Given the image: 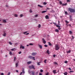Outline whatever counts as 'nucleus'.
<instances>
[{
  "instance_id": "obj_1",
  "label": "nucleus",
  "mask_w": 75,
  "mask_h": 75,
  "mask_svg": "<svg viewBox=\"0 0 75 75\" xmlns=\"http://www.w3.org/2000/svg\"><path fill=\"white\" fill-rule=\"evenodd\" d=\"M68 10L70 13H74L75 12V10L74 9H72L71 8H68Z\"/></svg>"
},
{
  "instance_id": "obj_2",
  "label": "nucleus",
  "mask_w": 75,
  "mask_h": 75,
  "mask_svg": "<svg viewBox=\"0 0 75 75\" xmlns=\"http://www.w3.org/2000/svg\"><path fill=\"white\" fill-rule=\"evenodd\" d=\"M59 45L58 44H57L55 46V50H59V47L58 46Z\"/></svg>"
},
{
  "instance_id": "obj_3",
  "label": "nucleus",
  "mask_w": 75,
  "mask_h": 75,
  "mask_svg": "<svg viewBox=\"0 0 75 75\" xmlns=\"http://www.w3.org/2000/svg\"><path fill=\"white\" fill-rule=\"evenodd\" d=\"M29 68L30 69H35V68H34V66L33 65H31V66H29Z\"/></svg>"
},
{
  "instance_id": "obj_4",
  "label": "nucleus",
  "mask_w": 75,
  "mask_h": 75,
  "mask_svg": "<svg viewBox=\"0 0 75 75\" xmlns=\"http://www.w3.org/2000/svg\"><path fill=\"white\" fill-rule=\"evenodd\" d=\"M37 53H36L35 52H33L31 54L32 55H33V56L37 55Z\"/></svg>"
},
{
  "instance_id": "obj_5",
  "label": "nucleus",
  "mask_w": 75,
  "mask_h": 75,
  "mask_svg": "<svg viewBox=\"0 0 75 75\" xmlns=\"http://www.w3.org/2000/svg\"><path fill=\"white\" fill-rule=\"evenodd\" d=\"M42 40L43 41V43H44L45 44L46 43V41L44 40V38H42Z\"/></svg>"
},
{
  "instance_id": "obj_6",
  "label": "nucleus",
  "mask_w": 75,
  "mask_h": 75,
  "mask_svg": "<svg viewBox=\"0 0 75 75\" xmlns=\"http://www.w3.org/2000/svg\"><path fill=\"white\" fill-rule=\"evenodd\" d=\"M38 46H39V48H40V49H42V47L41 45H38Z\"/></svg>"
},
{
  "instance_id": "obj_7",
  "label": "nucleus",
  "mask_w": 75,
  "mask_h": 75,
  "mask_svg": "<svg viewBox=\"0 0 75 75\" xmlns=\"http://www.w3.org/2000/svg\"><path fill=\"white\" fill-rule=\"evenodd\" d=\"M46 19H49V17L48 15H46L45 16Z\"/></svg>"
},
{
  "instance_id": "obj_8",
  "label": "nucleus",
  "mask_w": 75,
  "mask_h": 75,
  "mask_svg": "<svg viewBox=\"0 0 75 75\" xmlns=\"http://www.w3.org/2000/svg\"><path fill=\"white\" fill-rule=\"evenodd\" d=\"M22 72L24 74H25V71H24V69L23 68L22 69Z\"/></svg>"
},
{
  "instance_id": "obj_9",
  "label": "nucleus",
  "mask_w": 75,
  "mask_h": 75,
  "mask_svg": "<svg viewBox=\"0 0 75 75\" xmlns=\"http://www.w3.org/2000/svg\"><path fill=\"white\" fill-rule=\"evenodd\" d=\"M38 6L39 7H40L41 8H42V7H43V6H41L40 5H38Z\"/></svg>"
},
{
  "instance_id": "obj_10",
  "label": "nucleus",
  "mask_w": 75,
  "mask_h": 75,
  "mask_svg": "<svg viewBox=\"0 0 75 75\" xmlns=\"http://www.w3.org/2000/svg\"><path fill=\"white\" fill-rule=\"evenodd\" d=\"M32 57H33V56H29L28 57V58H30V59H32Z\"/></svg>"
},
{
  "instance_id": "obj_11",
  "label": "nucleus",
  "mask_w": 75,
  "mask_h": 75,
  "mask_svg": "<svg viewBox=\"0 0 75 75\" xmlns=\"http://www.w3.org/2000/svg\"><path fill=\"white\" fill-rule=\"evenodd\" d=\"M20 48H22L23 49H24V46H22L21 45Z\"/></svg>"
},
{
  "instance_id": "obj_12",
  "label": "nucleus",
  "mask_w": 75,
  "mask_h": 75,
  "mask_svg": "<svg viewBox=\"0 0 75 75\" xmlns=\"http://www.w3.org/2000/svg\"><path fill=\"white\" fill-rule=\"evenodd\" d=\"M69 34H70V35H71L72 34V32L71 30L69 31Z\"/></svg>"
},
{
  "instance_id": "obj_13",
  "label": "nucleus",
  "mask_w": 75,
  "mask_h": 75,
  "mask_svg": "<svg viewBox=\"0 0 75 75\" xmlns=\"http://www.w3.org/2000/svg\"><path fill=\"white\" fill-rule=\"evenodd\" d=\"M48 43L49 45L50 46H52V44H51V43H50V42H49Z\"/></svg>"
},
{
  "instance_id": "obj_14",
  "label": "nucleus",
  "mask_w": 75,
  "mask_h": 75,
  "mask_svg": "<svg viewBox=\"0 0 75 75\" xmlns=\"http://www.w3.org/2000/svg\"><path fill=\"white\" fill-rule=\"evenodd\" d=\"M53 72L54 73V74H57V72H56V70H54L53 71Z\"/></svg>"
},
{
  "instance_id": "obj_15",
  "label": "nucleus",
  "mask_w": 75,
  "mask_h": 75,
  "mask_svg": "<svg viewBox=\"0 0 75 75\" xmlns=\"http://www.w3.org/2000/svg\"><path fill=\"white\" fill-rule=\"evenodd\" d=\"M55 32H57V33H58L59 32V30L57 29H56L55 30Z\"/></svg>"
},
{
  "instance_id": "obj_16",
  "label": "nucleus",
  "mask_w": 75,
  "mask_h": 75,
  "mask_svg": "<svg viewBox=\"0 0 75 75\" xmlns=\"http://www.w3.org/2000/svg\"><path fill=\"white\" fill-rule=\"evenodd\" d=\"M31 59H33V60H34V61H35V57H32Z\"/></svg>"
},
{
  "instance_id": "obj_17",
  "label": "nucleus",
  "mask_w": 75,
  "mask_h": 75,
  "mask_svg": "<svg viewBox=\"0 0 75 75\" xmlns=\"http://www.w3.org/2000/svg\"><path fill=\"white\" fill-rule=\"evenodd\" d=\"M47 11H42V13H44Z\"/></svg>"
},
{
  "instance_id": "obj_18",
  "label": "nucleus",
  "mask_w": 75,
  "mask_h": 75,
  "mask_svg": "<svg viewBox=\"0 0 75 75\" xmlns=\"http://www.w3.org/2000/svg\"><path fill=\"white\" fill-rule=\"evenodd\" d=\"M27 63L28 64H31V61L28 62H27Z\"/></svg>"
},
{
  "instance_id": "obj_19",
  "label": "nucleus",
  "mask_w": 75,
  "mask_h": 75,
  "mask_svg": "<svg viewBox=\"0 0 75 75\" xmlns=\"http://www.w3.org/2000/svg\"><path fill=\"white\" fill-rule=\"evenodd\" d=\"M46 52L48 54H50V53H49L50 51L49 50H47Z\"/></svg>"
},
{
  "instance_id": "obj_20",
  "label": "nucleus",
  "mask_w": 75,
  "mask_h": 75,
  "mask_svg": "<svg viewBox=\"0 0 75 75\" xmlns=\"http://www.w3.org/2000/svg\"><path fill=\"white\" fill-rule=\"evenodd\" d=\"M67 3H66L65 4H62V6H67Z\"/></svg>"
},
{
  "instance_id": "obj_21",
  "label": "nucleus",
  "mask_w": 75,
  "mask_h": 75,
  "mask_svg": "<svg viewBox=\"0 0 75 75\" xmlns=\"http://www.w3.org/2000/svg\"><path fill=\"white\" fill-rule=\"evenodd\" d=\"M32 74L33 75H35V72H33L32 71Z\"/></svg>"
},
{
  "instance_id": "obj_22",
  "label": "nucleus",
  "mask_w": 75,
  "mask_h": 75,
  "mask_svg": "<svg viewBox=\"0 0 75 75\" xmlns=\"http://www.w3.org/2000/svg\"><path fill=\"white\" fill-rule=\"evenodd\" d=\"M64 75H67V74H68L67 72H65V73H64Z\"/></svg>"
},
{
  "instance_id": "obj_23",
  "label": "nucleus",
  "mask_w": 75,
  "mask_h": 75,
  "mask_svg": "<svg viewBox=\"0 0 75 75\" xmlns=\"http://www.w3.org/2000/svg\"><path fill=\"white\" fill-rule=\"evenodd\" d=\"M18 62H17L16 63V67H17V66H18Z\"/></svg>"
},
{
  "instance_id": "obj_24",
  "label": "nucleus",
  "mask_w": 75,
  "mask_h": 75,
  "mask_svg": "<svg viewBox=\"0 0 75 75\" xmlns=\"http://www.w3.org/2000/svg\"><path fill=\"white\" fill-rule=\"evenodd\" d=\"M3 23H6V20L4 19V20H3Z\"/></svg>"
},
{
  "instance_id": "obj_25",
  "label": "nucleus",
  "mask_w": 75,
  "mask_h": 75,
  "mask_svg": "<svg viewBox=\"0 0 75 75\" xmlns=\"http://www.w3.org/2000/svg\"><path fill=\"white\" fill-rule=\"evenodd\" d=\"M54 63L55 65H58V63H57V62H54Z\"/></svg>"
},
{
  "instance_id": "obj_26",
  "label": "nucleus",
  "mask_w": 75,
  "mask_h": 75,
  "mask_svg": "<svg viewBox=\"0 0 75 75\" xmlns=\"http://www.w3.org/2000/svg\"><path fill=\"white\" fill-rule=\"evenodd\" d=\"M14 16L15 17H18V16L17 15V14H15Z\"/></svg>"
},
{
  "instance_id": "obj_27",
  "label": "nucleus",
  "mask_w": 75,
  "mask_h": 75,
  "mask_svg": "<svg viewBox=\"0 0 75 75\" xmlns=\"http://www.w3.org/2000/svg\"><path fill=\"white\" fill-rule=\"evenodd\" d=\"M65 14H66V15H67V14H68V12H67V11H65L64 12Z\"/></svg>"
},
{
  "instance_id": "obj_28",
  "label": "nucleus",
  "mask_w": 75,
  "mask_h": 75,
  "mask_svg": "<svg viewBox=\"0 0 75 75\" xmlns=\"http://www.w3.org/2000/svg\"><path fill=\"white\" fill-rule=\"evenodd\" d=\"M28 33V32L27 31L23 33V34H26V33Z\"/></svg>"
},
{
  "instance_id": "obj_29",
  "label": "nucleus",
  "mask_w": 75,
  "mask_h": 75,
  "mask_svg": "<svg viewBox=\"0 0 75 75\" xmlns=\"http://www.w3.org/2000/svg\"><path fill=\"white\" fill-rule=\"evenodd\" d=\"M38 27L39 28H40V27H41V25L40 24L38 25Z\"/></svg>"
},
{
  "instance_id": "obj_30",
  "label": "nucleus",
  "mask_w": 75,
  "mask_h": 75,
  "mask_svg": "<svg viewBox=\"0 0 75 75\" xmlns=\"http://www.w3.org/2000/svg\"><path fill=\"white\" fill-rule=\"evenodd\" d=\"M9 54H10V55H11L12 54V52H9Z\"/></svg>"
},
{
  "instance_id": "obj_31",
  "label": "nucleus",
  "mask_w": 75,
  "mask_h": 75,
  "mask_svg": "<svg viewBox=\"0 0 75 75\" xmlns=\"http://www.w3.org/2000/svg\"><path fill=\"white\" fill-rule=\"evenodd\" d=\"M38 17V14H36L35 15V17Z\"/></svg>"
},
{
  "instance_id": "obj_32",
  "label": "nucleus",
  "mask_w": 75,
  "mask_h": 75,
  "mask_svg": "<svg viewBox=\"0 0 75 75\" xmlns=\"http://www.w3.org/2000/svg\"><path fill=\"white\" fill-rule=\"evenodd\" d=\"M6 33H5L3 34V36H4V37H5V36H6Z\"/></svg>"
},
{
  "instance_id": "obj_33",
  "label": "nucleus",
  "mask_w": 75,
  "mask_h": 75,
  "mask_svg": "<svg viewBox=\"0 0 75 75\" xmlns=\"http://www.w3.org/2000/svg\"><path fill=\"white\" fill-rule=\"evenodd\" d=\"M59 3V4H61V5L62 4V2H61V1H60Z\"/></svg>"
},
{
  "instance_id": "obj_34",
  "label": "nucleus",
  "mask_w": 75,
  "mask_h": 75,
  "mask_svg": "<svg viewBox=\"0 0 75 75\" xmlns=\"http://www.w3.org/2000/svg\"><path fill=\"white\" fill-rule=\"evenodd\" d=\"M71 50H69V51H68L67 52V53H70L71 52Z\"/></svg>"
},
{
  "instance_id": "obj_35",
  "label": "nucleus",
  "mask_w": 75,
  "mask_h": 75,
  "mask_svg": "<svg viewBox=\"0 0 75 75\" xmlns=\"http://www.w3.org/2000/svg\"><path fill=\"white\" fill-rule=\"evenodd\" d=\"M43 5H46L47 4V3L46 2H43Z\"/></svg>"
},
{
  "instance_id": "obj_36",
  "label": "nucleus",
  "mask_w": 75,
  "mask_h": 75,
  "mask_svg": "<svg viewBox=\"0 0 75 75\" xmlns=\"http://www.w3.org/2000/svg\"><path fill=\"white\" fill-rule=\"evenodd\" d=\"M40 62H39L38 63H37V64L38 65H40Z\"/></svg>"
},
{
  "instance_id": "obj_37",
  "label": "nucleus",
  "mask_w": 75,
  "mask_h": 75,
  "mask_svg": "<svg viewBox=\"0 0 75 75\" xmlns=\"http://www.w3.org/2000/svg\"><path fill=\"white\" fill-rule=\"evenodd\" d=\"M9 44H10V45H12V43H11V42H9Z\"/></svg>"
},
{
  "instance_id": "obj_38",
  "label": "nucleus",
  "mask_w": 75,
  "mask_h": 75,
  "mask_svg": "<svg viewBox=\"0 0 75 75\" xmlns=\"http://www.w3.org/2000/svg\"><path fill=\"white\" fill-rule=\"evenodd\" d=\"M65 23H67V24H68V23H69V22H68V21H65Z\"/></svg>"
},
{
  "instance_id": "obj_39",
  "label": "nucleus",
  "mask_w": 75,
  "mask_h": 75,
  "mask_svg": "<svg viewBox=\"0 0 75 75\" xmlns=\"http://www.w3.org/2000/svg\"><path fill=\"white\" fill-rule=\"evenodd\" d=\"M57 27H58V28H59V27H60V26L58 25H56Z\"/></svg>"
},
{
  "instance_id": "obj_40",
  "label": "nucleus",
  "mask_w": 75,
  "mask_h": 75,
  "mask_svg": "<svg viewBox=\"0 0 75 75\" xmlns=\"http://www.w3.org/2000/svg\"><path fill=\"white\" fill-rule=\"evenodd\" d=\"M46 61H47V59H45L44 60V62L45 63H46Z\"/></svg>"
},
{
  "instance_id": "obj_41",
  "label": "nucleus",
  "mask_w": 75,
  "mask_h": 75,
  "mask_svg": "<svg viewBox=\"0 0 75 75\" xmlns=\"http://www.w3.org/2000/svg\"><path fill=\"white\" fill-rule=\"evenodd\" d=\"M16 57H14V61H16Z\"/></svg>"
},
{
  "instance_id": "obj_42",
  "label": "nucleus",
  "mask_w": 75,
  "mask_h": 75,
  "mask_svg": "<svg viewBox=\"0 0 75 75\" xmlns=\"http://www.w3.org/2000/svg\"><path fill=\"white\" fill-rule=\"evenodd\" d=\"M44 46L45 47H48V45H45Z\"/></svg>"
},
{
  "instance_id": "obj_43",
  "label": "nucleus",
  "mask_w": 75,
  "mask_h": 75,
  "mask_svg": "<svg viewBox=\"0 0 75 75\" xmlns=\"http://www.w3.org/2000/svg\"><path fill=\"white\" fill-rule=\"evenodd\" d=\"M23 15H22V14H21L20 16V17H23Z\"/></svg>"
},
{
  "instance_id": "obj_44",
  "label": "nucleus",
  "mask_w": 75,
  "mask_h": 75,
  "mask_svg": "<svg viewBox=\"0 0 75 75\" xmlns=\"http://www.w3.org/2000/svg\"><path fill=\"white\" fill-rule=\"evenodd\" d=\"M64 63H65V64H67L68 63V61H65Z\"/></svg>"
},
{
  "instance_id": "obj_45",
  "label": "nucleus",
  "mask_w": 75,
  "mask_h": 75,
  "mask_svg": "<svg viewBox=\"0 0 75 75\" xmlns=\"http://www.w3.org/2000/svg\"><path fill=\"white\" fill-rule=\"evenodd\" d=\"M70 1H71V0H67V2H70Z\"/></svg>"
},
{
  "instance_id": "obj_46",
  "label": "nucleus",
  "mask_w": 75,
  "mask_h": 75,
  "mask_svg": "<svg viewBox=\"0 0 75 75\" xmlns=\"http://www.w3.org/2000/svg\"><path fill=\"white\" fill-rule=\"evenodd\" d=\"M58 30H60L61 29V28L60 27H59V28H58Z\"/></svg>"
},
{
  "instance_id": "obj_47",
  "label": "nucleus",
  "mask_w": 75,
  "mask_h": 75,
  "mask_svg": "<svg viewBox=\"0 0 75 75\" xmlns=\"http://www.w3.org/2000/svg\"><path fill=\"white\" fill-rule=\"evenodd\" d=\"M32 12H33V11H32V10H31V9L30 10V13H32Z\"/></svg>"
},
{
  "instance_id": "obj_48",
  "label": "nucleus",
  "mask_w": 75,
  "mask_h": 75,
  "mask_svg": "<svg viewBox=\"0 0 75 75\" xmlns=\"http://www.w3.org/2000/svg\"><path fill=\"white\" fill-rule=\"evenodd\" d=\"M30 45H33V44L32 43H30L29 44Z\"/></svg>"
},
{
  "instance_id": "obj_49",
  "label": "nucleus",
  "mask_w": 75,
  "mask_h": 75,
  "mask_svg": "<svg viewBox=\"0 0 75 75\" xmlns=\"http://www.w3.org/2000/svg\"><path fill=\"white\" fill-rule=\"evenodd\" d=\"M70 21H72V18H70Z\"/></svg>"
},
{
  "instance_id": "obj_50",
  "label": "nucleus",
  "mask_w": 75,
  "mask_h": 75,
  "mask_svg": "<svg viewBox=\"0 0 75 75\" xmlns=\"http://www.w3.org/2000/svg\"><path fill=\"white\" fill-rule=\"evenodd\" d=\"M53 24H54V25H57L56 23H53Z\"/></svg>"
},
{
  "instance_id": "obj_51",
  "label": "nucleus",
  "mask_w": 75,
  "mask_h": 75,
  "mask_svg": "<svg viewBox=\"0 0 75 75\" xmlns=\"http://www.w3.org/2000/svg\"><path fill=\"white\" fill-rule=\"evenodd\" d=\"M40 71L41 72H43V70L41 69V70H40Z\"/></svg>"
},
{
  "instance_id": "obj_52",
  "label": "nucleus",
  "mask_w": 75,
  "mask_h": 75,
  "mask_svg": "<svg viewBox=\"0 0 75 75\" xmlns=\"http://www.w3.org/2000/svg\"><path fill=\"white\" fill-rule=\"evenodd\" d=\"M21 53V52H18L19 54H20Z\"/></svg>"
},
{
  "instance_id": "obj_53",
  "label": "nucleus",
  "mask_w": 75,
  "mask_h": 75,
  "mask_svg": "<svg viewBox=\"0 0 75 75\" xmlns=\"http://www.w3.org/2000/svg\"><path fill=\"white\" fill-rule=\"evenodd\" d=\"M15 49V48H13V49H11V51H14V50Z\"/></svg>"
},
{
  "instance_id": "obj_54",
  "label": "nucleus",
  "mask_w": 75,
  "mask_h": 75,
  "mask_svg": "<svg viewBox=\"0 0 75 75\" xmlns=\"http://www.w3.org/2000/svg\"><path fill=\"white\" fill-rule=\"evenodd\" d=\"M71 72H74V71H70V72H69V73H71Z\"/></svg>"
},
{
  "instance_id": "obj_55",
  "label": "nucleus",
  "mask_w": 75,
  "mask_h": 75,
  "mask_svg": "<svg viewBox=\"0 0 75 75\" xmlns=\"http://www.w3.org/2000/svg\"><path fill=\"white\" fill-rule=\"evenodd\" d=\"M1 75H4V74L3 73H1Z\"/></svg>"
},
{
  "instance_id": "obj_56",
  "label": "nucleus",
  "mask_w": 75,
  "mask_h": 75,
  "mask_svg": "<svg viewBox=\"0 0 75 75\" xmlns=\"http://www.w3.org/2000/svg\"><path fill=\"white\" fill-rule=\"evenodd\" d=\"M49 74V73H46L45 74V75H48V74Z\"/></svg>"
},
{
  "instance_id": "obj_57",
  "label": "nucleus",
  "mask_w": 75,
  "mask_h": 75,
  "mask_svg": "<svg viewBox=\"0 0 75 75\" xmlns=\"http://www.w3.org/2000/svg\"><path fill=\"white\" fill-rule=\"evenodd\" d=\"M69 69L70 70V71H71V68H70V67L69 68Z\"/></svg>"
},
{
  "instance_id": "obj_58",
  "label": "nucleus",
  "mask_w": 75,
  "mask_h": 75,
  "mask_svg": "<svg viewBox=\"0 0 75 75\" xmlns=\"http://www.w3.org/2000/svg\"><path fill=\"white\" fill-rule=\"evenodd\" d=\"M6 7H8V5H6L5 6Z\"/></svg>"
},
{
  "instance_id": "obj_59",
  "label": "nucleus",
  "mask_w": 75,
  "mask_h": 75,
  "mask_svg": "<svg viewBox=\"0 0 75 75\" xmlns=\"http://www.w3.org/2000/svg\"><path fill=\"white\" fill-rule=\"evenodd\" d=\"M38 75V72H36V75Z\"/></svg>"
},
{
  "instance_id": "obj_60",
  "label": "nucleus",
  "mask_w": 75,
  "mask_h": 75,
  "mask_svg": "<svg viewBox=\"0 0 75 75\" xmlns=\"http://www.w3.org/2000/svg\"><path fill=\"white\" fill-rule=\"evenodd\" d=\"M71 37L72 38V39H74V36H72Z\"/></svg>"
},
{
  "instance_id": "obj_61",
  "label": "nucleus",
  "mask_w": 75,
  "mask_h": 75,
  "mask_svg": "<svg viewBox=\"0 0 75 75\" xmlns=\"http://www.w3.org/2000/svg\"><path fill=\"white\" fill-rule=\"evenodd\" d=\"M53 57H54V58L55 57V55L54 54L53 55Z\"/></svg>"
},
{
  "instance_id": "obj_62",
  "label": "nucleus",
  "mask_w": 75,
  "mask_h": 75,
  "mask_svg": "<svg viewBox=\"0 0 75 75\" xmlns=\"http://www.w3.org/2000/svg\"><path fill=\"white\" fill-rule=\"evenodd\" d=\"M58 25H59V21H58Z\"/></svg>"
},
{
  "instance_id": "obj_63",
  "label": "nucleus",
  "mask_w": 75,
  "mask_h": 75,
  "mask_svg": "<svg viewBox=\"0 0 75 75\" xmlns=\"http://www.w3.org/2000/svg\"><path fill=\"white\" fill-rule=\"evenodd\" d=\"M29 34V33H27L26 34V35H28Z\"/></svg>"
},
{
  "instance_id": "obj_64",
  "label": "nucleus",
  "mask_w": 75,
  "mask_h": 75,
  "mask_svg": "<svg viewBox=\"0 0 75 75\" xmlns=\"http://www.w3.org/2000/svg\"><path fill=\"white\" fill-rule=\"evenodd\" d=\"M39 75H42V74L41 73H39Z\"/></svg>"
}]
</instances>
